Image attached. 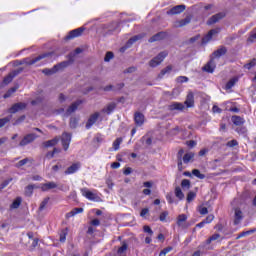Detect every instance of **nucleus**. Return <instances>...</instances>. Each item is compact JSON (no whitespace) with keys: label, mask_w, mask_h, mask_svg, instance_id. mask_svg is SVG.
Masks as SVG:
<instances>
[{"label":"nucleus","mask_w":256,"mask_h":256,"mask_svg":"<svg viewBox=\"0 0 256 256\" xmlns=\"http://www.w3.org/2000/svg\"><path fill=\"white\" fill-rule=\"evenodd\" d=\"M83 31H85V28L83 27L71 30L66 36V40L69 41L71 39H75V37H81V35H83Z\"/></svg>","instance_id":"39448f33"},{"label":"nucleus","mask_w":256,"mask_h":256,"mask_svg":"<svg viewBox=\"0 0 256 256\" xmlns=\"http://www.w3.org/2000/svg\"><path fill=\"white\" fill-rule=\"evenodd\" d=\"M134 121H135L137 127H141L143 125V123H145V115H143V113H141V112H136L134 114Z\"/></svg>","instance_id":"ddd939ff"},{"label":"nucleus","mask_w":256,"mask_h":256,"mask_svg":"<svg viewBox=\"0 0 256 256\" xmlns=\"http://www.w3.org/2000/svg\"><path fill=\"white\" fill-rule=\"evenodd\" d=\"M195 197H197V194L195 192H189L187 195L188 203H191V201H193V199H195Z\"/></svg>","instance_id":"8fccbe9b"},{"label":"nucleus","mask_w":256,"mask_h":256,"mask_svg":"<svg viewBox=\"0 0 256 256\" xmlns=\"http://www.w3.org/2000/svg\"><path fill=\"white\" fill-rule=\"evenodd\" d=\"M47 203H49V198H45V199L41 202V204H40V206H39V211H43V209H45V207H47Z\"/></svg>","instance_id":"09e8293b"},{"label":"nucleus","mask_w":256,"mask_h":256,"mask_svg":"<svg viewBox=\"0 0 256 256\" xmlns=\"http://www.w3.org/2000/svg\"><path fill=\"white\" fill-rule=\"evenodd\" d=\"M184 104L186 107H195V96L192 92L188 93Z\"/></svg>","instance_id":"a211bd4d"},{"label":"nucleus","mask_w":256,"mask_h":256,"mask_svg":"<svg viewBox=\"0 0 256 256\" xmlns=\"http://www.w3.org/2000/svg\"><path fill=\"white\" fill-rule=\"evenodd\" d=\"M42 73H44V75H55V73H57V70L55 69V66H53V68L51 69L49 68L43 69Z\"/></svg>","instance_id":"f704fd0d"},{"label":"nucleus","mask_w":256,"mask_h":256,"mask_svg":"<svg viewBox=\"0 0 256 256\" xmlns=\"http://www.w3.org/2000/svg\"><path fill=\"white\" fill-rule=\"evenodd\" d=\"M177 83H187L189 81V78L187 76H180L176 79Z\"/></svg>","instance_id":"3c124183"},{"label":"nucleus","mask_w":256,"mask_h":256,"mask_svg":"<svg viewBox=\"0 0 256 256\" xmlns=\"http://www.w3.org/2000/svg\"><path fill=\"white\" fill-rule=\"evenodd\" d=\"M212 111L213 113H221V108H219V106L214 105Z\"/></svg>","instance_id":"774afa93"},{"label":"nucleus","mask_w":256,"mask_h":256,"mask_svg":"<svg viewBox=\"0 0 256 256\" xmlns=\"http://www.w3.org/2000/svg\"><path fill=\"white\" fill-rule=\"evenodd\" d=\"M203 69L206 71V73H213L215 71V61L211 59L204 67Z\"/></svg>","instance_id":"5701e85b"},{"label":"nucleus","mask_w":256,"mask_h":256,"mask_svg":"<svg viewBox=\"0 0 256 256\" xmlns=\"http://www.w3.org/2000/svg\"><path fill=\"white\" fill-rule=\"evenodd\" d=\"M27 108V104L25 102H18L9 109V113H19V111H23V109Z\"/></svg>","instance_id":"0eeeda50"},{"label":"nucleus","mask_w":256,"mask_h":256,"mask_svg":"<svg viewBox=\"0 0 256 256\" xmlns=\"http://www.w3.org/2000/svg\"><path fill=\"white\" fill-rule=\"evenodd\" d=\"M116 107H117V104L115 102H111L105 108L102 109V113H106L107 115H111V113H113V111H115Z\"/></svg>","instance_id":"412c9836"},{"label":"nucleus","mask_w":256,"mask_h":256,"mask_svg":"<svg viewBox=\"0 0 256 256\" xmlns=\"http://www.w3.org/2000/svg\"><path fill=\"white\" fill-rule=\"evenodd\" d=\"M79 213H83V208H74L66 214V217L69 219L71 217H75V215H79Z\"/></svg>","instance_id":"bb28decb"},{"label":"nucleus","mask_w":256,"mask_h":256,"mask_svg":"<svg viewBox=\"0 0 256 256\" xmlns=\"http://www.w3.org/2000/svg\"><path fill=\"white\" fill-rule=\"evenodd\" d=\"M231 121L234 125H237V126L245 124V118L237 115L232 116Z\"/></svg>","instance_id":"b1692460"},{"label":"nucleus","mask_w":256,"mask_h":256,"mask_svg":"<svg viewBox=\"0 0 256 256\" xmlns=\"http://www.w3.org/2000/svg\"><path fill=\"white\" fill-rule=\"evenodd\" d=\"M168 55L169 53L167 51L160 52L155 58L150 60L149 65L151 67H157L161 65V63H163V61L165 60V57H167Z\"/></svg>","instance_id":"f03ea898"},{"label":"nucleus","mask_w":256,"mask_h":256,"mask_svg":"<svg viewBox=\"0 0 256 256\" xmlns=\"http://www.w3.org/2000/svg\"><path fill=\"white\" fill-rule=\"evenodd\" d=\"M169 216V212H167V211H164V212H162L161 214H160V217H159V220L160 221H166V219H167V217Z\"/></svg>","instance_id":"603ef678"},{"label":"nucleus","mask_w":256,"mask_h":256,"mask_svg":"<svg viewBox=\"0 0 256 256\" xmlns=\"http://www.w3.org/2000/svg\"><path fill=\"white\" fill-rule=\"evenodd\" d=\"M217 33H219V29H212L210 30L205 37L202 39V44L206 45V43H209V41H211V39H213V35H217Z\"/></svg>","instance_id":"f8f14e48"},{"label":"nucleus","mask_w":256,"mask_h":256,"mask_svg":"<svg viewBox=\"0 0 256 256\" xmlns=\"http://www.w3.org/2000/svg\"><path fill=\"white\" fill-rule=\"evenodd\" d=\"M256 65V60L253 59L250 63L246 64L244 67L245 69H251L252 67H255Z\"/></svg>","instance_id":"13d9d810"},{"label":"nucleus","mask_w":256,"mask_h":256,"mask_svg":"<svg viewBox=\"0 0 256 256\" xmlns=\"http://www.w3.org/2000/svg\"><path fill=\"white\" fill-rule=\"evenodd\" d=\"M213 219H215V216L213 214H210L206 217V219L204 220V222L207 224L212 223Z\"/></svg>","instance_id":"864d4df0"},{"label":"nucleus","mask_w":256,"mask_h":256,"mask_svg":"<svg viewBox=\"0 0 256 256\" xmlns=\"http://www.w3.org/2000/svg\"><path fill=\"white\" fill-rule=\"evenodd\" d=\"M68 66H69V62L64 61L54 65V69H56V72H57V71H61V69H65V67H68Z\"/></svg>","instance_id":"2f4dec72"},{"label":"nucleus","mask_w":256,"mask_h":256,"mask_svg":"<svg viewBox=\"0 0 256 256\" xmlns=\"http://www.w3.org/2000/svg\"><path fill=\"white\" fill-rule=\"evenodd\" d=\"M59 143V138H53L52 140H48L43 143L44 147L49 148V147H55Z\"/></svg>","instance_id":"c85d7f7f"},{"label":"nucleus","mask_w":256,"mask_h":256,"mask_svg":"<svg viewBox=\"0 0 256 256\" xmlns=\"http://www.w3.org/2000/svg\"><path fill=\"white\" fill-rule=\"evenodd\" d=\"M12 117H13V116H7V117H5V118H1V119H0V129H1L2 127H5V125H7V123H9V121H11Z\"/></svg>","instance_id":"c9c22d12"},{"label":"nucleus","mask_w":256,"mask_h":256,"mask_svg":"<svg viewBox=\"0 0 256 256\" xmlns=\"http://www.w3.org/2000/svg\"><path fill=\"white\" fill-rule=\"evenodd\" d=\"M143 231H144V233H149L150 236L153 235V230L151 229V227H149V226H147V225H145V226L143 227Z\"/></svg>","instance_id":"6e6d98bb"},{"label":"nucleus","mask_w":256,"mask_h":256,"mask_svg":"<svg viewBox=\"0 0 256 256\" xmlns=\"http://www.w3.org/2000/svg\"><path fill=\"white\" fill-rule=\"evenodd\" d=\"M33 189H35V185H28L25 189V193L28 196L33 195Z\"/></svg>","instance_id":"c03bdc74"},{"label":"nucleus","mask_w":256,"mask_h":256,"mask_svg":"<svg viewBox=\"0 0 256 256\" xmlns=\"http://www.w3.org/2000/svg\"><path fill=\"white\" fill-rule=\"evenodd\" d=\"M22 71L23 69L12 71L9 75H7L4 78L3 80L4 85H9V83H11V81H13V79H15V77H17V75H19V73H21Z\"/></svg>","instance_id":"1a4fd4ad"},{"label":"nucleus","mask_w":256,"mask_h":256,"mask_svg":"<svg viewBox=\"0 0 256 256\" xmlns=\"http://www.w3.org/2000/svg\"><path fill=\"white\" fill-rule=\"evenodd\" d=\"M21 197H17L10 206V209H19L21 207Z\"/></svg>","instance_id":"7c9ffc66"},{"label":"nucleus","mask_w":256,"mask_h":256,"mask_svg":"<svg viewBox=\"0 0 256 256\" xmlns=\"http://www.w3.org/2000/svg\"><path fill=\"white\" fill-rule=\"evenodd\" d=\"M187 222V215L185 214H180L177 217V225L178 227H181V229H187L186 223Z\"/></svg>","instance_id":"dca6fc26"},{"label":"nucleus","mask_w":256,"mask_h":256,"mask_svg":"<svg viewBox=\"0 0 256 256\" xmlns=\"http://www.w3.org/2000/svg\"><path fill=\"white\" fill-rule=\"evenodd\" d=\"M161 39H165V32H159L156 35L152 36L149 39V43H155V41H161Z\"/></svg>","instance_id":"393cba45"},{"label":"nucleus","mask_w":256,"mask_h":256,"mask_svg":"<svg viewBox=\"0 0 256 256\" xmlns=\"http://www.w3.org/2000/svg\"><path fill=\"white\" fill-rule=\"evenodd\" d=\"M191 23V17L187 16L186 18L182 20H178L175 22V27H185L186 25H189Z\"/></svg>","instance_id":"4be33fe9"},{"label":"nucleus","mask_w":256,"mask_h":256,"mask_svg":"<svg viewBox=\"0 0 256 256\" xmlns=\"http://www.w3.org/2000/svg\"><path fill=\"white\" fill-rule=\"evenodd\" d=\"M147 213H149V208H144L141 210L140 216L145 217V215H147Z\"/></svg>","instance_id":"338daca9"},{"label":"nucleus","mask_w":256,"mask_h":256,"mask_svg":"<svg viewBox=\"0 0 256 256\" xmlns=\"http://www.w3.org/2000/svg\"><path fill=\"white\" fill-rule=\"evenodd\" d=\"M143 187H146L147 189H151V187H153V182L146 181L143 183Z\"/></svg>","instance_id":"0e129e2a"},{"label":"nucleus","mask_w":256,"mask_h":256,"mask_svg":"<svg viewBox=\"0 0 256 256\" xmlns=\"http://www.w3.org/2000/svg\"><path fill=\"white\" fill-rule=\"evenodd\" d=\"M193 157H195V154H193L192 152L186 153L183 157V163H189V161H191Z\"/></svg>","instance_id":"e433bc0d"},{"label":"nucleus","mask_w":256,"mask_h":256,"mask_svg":"<svg viewBox=\"0 0 256 256\" xmlns=\"http://www.w3.org/2000/svg\"><path fill=\"white\" fill-rule=\"evenodd\" d=\"M35 139H37V136L35 133L27 134L20 141L19 145H20V147H25L26 145H29V143H33V141H35Z\"/></svg>","instance_id":"20e7f679"},{"label":"nucleus","mask_w":256,"mask_h":256,"mask_svg":"<svg viewBox=\"0 0 256 256\" xmlns=\"http://www.w3.org/2000/svg\"><path fill=\"white\" fill-rule=\"evenodd\" d=\"M256 41V32H252L250 37L248 38L249 43H255Z\"/></svg>","instance_id":"5fc2aeb1"},{"label":"nucleus","mask_w":256,"mask_h":256,"mask_svg":"<svg viewBox=\"0 0 256 256\" xmlns=\"http://www.w3.org/2000/svg\"><path fill=\"white\" fill-rule=\"evenodd\" d=\"M124 251H127V244H123L119 249H118V253L121 254Z\"/></svg>","instance_id":"69168bd1"},{"label":"nucleus","mask_w":256,"mask_h":256,"mask_svg":"<svg viewBox=\"0 0 256 256\" xmlns=\"http://www.w3.org/2000/svg\"><path fill=\"white\" fill-rule=\"evenodd\" d=\"M106 185L108 186L109 189H113V179H111V177H108L106 179Z\"/></svg>","instance_id":"052dcab7"},{"label":"nucleus","mask_w":256,"mask_h":256,"mask_svg":"<svg viewBox=\"0 0 256 256\" xmlns=\"http://www.w3.org/2000/svg\"><path fill=\"white\" fill-rule=\"evenodd\" d=\"M225 15L223 13H218L213 15L208 21L207 25H214V23H217L218 21H221Z\"/></svg>","instance_id":"f3484780"},{"label":"nucleus","mask_w":256,"mask_h":256,"mask_svg":"<svg viewBox=\"0 0 256 256\" xmlns=\"http://www.w3.org/2000/svg\"><path fill=\"white\" fill-rule=\"evenodd\" d=\"M66 239H67V230H62V232L60 233V242L65 243Z\"/></svg>","instance_id":"49530a36"},{"label":"nucleus","mask_w":256,"mask_h":256,"mask_svg":"<svg viewBox=\"0 0 256 256\" xmlns=\"http://www.w3.org/2000/svg\"><path fill=\"white\" fill-rule=\"evenodd\" d=\"M62 146L64 147V151H67L69 149V145L71 144V134L64 132L62 134Z\"/></svg>","instance_id":"6e6552de"},{"label":"nucleus","mask_w":256,"mask_h":256,"mask_svg":"<svg viewBox=\"0 0 256 256\" xmlns=\"http://www.w3.org/2000/svg\"><path fill=\"white\" fill-rule=\"evenodd\" d=\"M199 213L200 215H207V213H209V210L207 209V207H200Z\"/></svg>","instance_id":"680f3d73"},{"label":"nucleus","mask_w":256,"mask_h":256,"mask_svg":"<svg viewBox=\"0 0 256 256\" xmlns=\"http://www.w3.org/2000/svg\"><path fill=\"white\" fill-rule=\"evenodd\" d=\"M113 59V52H107L104 61L109 62Z\"/></svg>","instance_id":"bf43d9fd"},{"label":"nucleus","mask_w":256,"mask_h":256,"mask_svg":"<svg viewBox=\"0 0 256 256\" xmlns=\"http://www.w3.org/2000/svg\"><path fill=\"white\" fill-rule=\"evenodd\" d=\"M11 181H13V178H9V179L5 180L4 182H2L0 184V191H2V189H5V187H7V185H9V183H11Z\"/></svg>","instance_id":"de8ad7c7"},{"label":"nucleus","mask_w":256,"mask_h":256,"mask_svg":"<svg viewBox=\"0 0 256 256\" xmlns=\"http://www.w3.org/2000/svg\"><path fill=\"white\" fill-rule=\"evenodd\" d=\"M172 70H173V66L169 65L166 68L161 70L158 77H160V79H161L164 75H167V73H171Z\"/></svg>","instance_id":"72a5a7b5"},{"label":"nucleus","mask_w":256,"mask_h":256,"mask_svg":"<svg viewBox=\"0 0 256 256\" xmlns=\"http://www.w3.org/2000/svg\"><path fill=\"white\" fill-rule=\"evenodd\" d=\"M237 145H239L237 140H231L227 142V147H237Z\"/></svg>","instance_id":"4d7b16f0"},{"label":"nucleus","mask_w":256,"mask_h":256,"mask_svg":"<svg viewBox=\"0 0 256 256\" xmlns=\"http://www.w3.org/2000/svg\"><path fill=\"white\" fill-rule=\"evenodd\" d=\"M192 175H194L198 179H205V174H201V171H199V169L192 170Z\"/></svg>","instance_id":"a19ab883"},{"label":"nucleus","mask_w":256,"mask_h":256,"mask_svg":"<svg viewBox=\"0 0 256 256\" xmlns=\"http://www.w3.org/2000/svg\"><path fill=\"white\" fill-rule=\"evenodd\" d=\"M51 53H44L36 58H24L22 61L18 62V65H35V63H39L41 59H45L46 57H50Z\"/></svg>","instance_id":"f257e3e1"},{"label":"nucleus","mask_w":256,"mask_h":256,"mask_svg":"<svg viewBox=\"0 0 256 256\" xmlns=\"http://www.w3.org/2000/svg\"><path fill=\"white\" fill-rule=\"evenodd\" d=\"M235 83H237V78H232V79H230V80L227 82L225 88H226L227 90H229V89L235 87Z\"/></svg>","instance_id":"58836bf2"},{"label":"nucleus","mask_w":256,"mask_h":256,"mask_svg":"<svg viewBox=\"0 0 256 256\" xmlns=\"http://www.w3.org/2000/svg\"><path fill=\"white\" fill-rule=\"evenodd\" d=\"M242 205L240 206H235L233 208L234 211V225H239V223H241V221H243V217H245V215L243 214V208H241Z\"/></svg>","instance_id":"7ed1b4c3"},{"label":"nucleus","mask_w":256,"mask_h":256,"mask_svg":"<svg viewBox=\"0 0 256 256\" xmlns=\"http://www.w3.org/2000/svg\"><path fill=\"white\" fill-rule=\"evenodd\" d=\"M80 191H81L83 197H86V199H89V201H95V199H96L95 193L91 192L87 188H82Z\"/></svg>","instance_id":"2eb2a0df"},{"label":"nucleus","mask_w":256,"mask_h":256,"mask_svg":"<svg viewBox=\"0 0 256 256\" xmlns=\"http://www.w3.org/2000/svg\"><path fill=\"white\" fill-rule=\"evenodd\" d=\"M135 71H137V67L132 66L124 70V73H135Z\"/></svg>","instance_id":"e2e57ef3"},{"label":"nucleus","mask_w":256,"mask_h":256,"mask_svg":"<svg viewBox=\"0 0 256 256\" xmlns=\"http://www.w3.org/2000/svg\"><path fill=\"white\" fill-rule=\"evenodd\" d=\"M78 124H79V118H75V117L70 118L71 129H76Z\"/></svg>","instance_id":"ea45409f"},{"label":"nucleus","mask_w":256,"mask_h":256,"mask_svg":"<svg viewBox=\"0 0 256 256\" xmlns=\"http://www.w3.org/2000/svg\"><path fill=\"white\" fill-rule=\"evenodd\" d=\"M123 143V138L119 137L113 142L114 151H119L120 145Z\"/></svg>","instance_id":"473e14b6"},{"label":"nucleus","mask_w":256,"mask_h":256,"mask_svg":"<svg viewBox=\"0 0 256 256\" xmlns=\"http://www.w3.org/2000/svg\"><path fill=\"white\" fill-rule=\"evenodd\" d=\"M185 9H186L185 5H177V6H174L172 9L168 10L167 15H179V13H183Z\"/></svg>","instance_id":"9b49d317"},{"label":"nucleus","mask_w":256,"mask_h":256,"mask_svg":"<svg viewBox=\"0 0 256 256\" xmlns=\"http://www.w3.org/2000/svg\"><path fill=\"white\" fill-rule=\"evenodd\" d=\"M182 189H191V181L188 179H183L181 182Z\"/></svg>","instance_id":"4c0bfd02"},{"label":"nucleus","mask_w":256,"mask_h":256,"mask_svg":"<svg viewBox=\"0 0 256 256\" xmlns=\"http://www.w3.org/2000/svg\"><path fill=\"white\" fill-rule=\"evenodd\" d=\"M27 163H29V158L20 160L18 163L15 164V167L19 169L20 167H23V165H27Z\"/></svg>","instance_id":"79ce46f5"},{"label":"nucleus","mask_w":256,"mask_h":256,"mask_svg":"<svg viewBox=\"0 0 256 256\" xmlns=\"http://www.w3.org/2000/svg\"><path fill=\"white\" fill-rule=\"evenodd\" d=\"M81 103H83V101L81 100H77L76 102L72 103L66 111L67 115H71V113H75V111H77Z\"/></svg>","instance_id":"aec40b11"},{"label":"nucleus","mask_w":256,"mask_h":256,"mask_svg":"<svg viewBox=\"0 0 256 256\" xmlns=\"http://www.w3.org/2000/svg\"><path fill=\"white\" fill-rule=\"evenodd\" d=\"M79 169H81V162H76L65 170V175H73V173H77Z\"/></svg>","instance_id":"9d476101"},{"label":"nucleus","mask_w":256,"mask_h":256,"mask_svg":"<svg viewBox=\"0 0 256 256\" xmlns=\"http://www.w3.org/2000/svg\"><path fill=\"white\" fill-rule=\"evenodd\" d=\"M175 197L179 199L180 201H183L185 199V194L183 193V190H181V187L177 186L174 190Z\"/></svg>","instance_id":"cd10ccee"},{"label":"nucleus","mask_w":256,"mask_h":256,"mask_svg":"<svg viewBox=\"0 0 256 256\" xmlns=\"http://www.w3.org/2000/svg\"><path fill=\"white\" fill-rule=\"evenodd\" d=\"M221 237V235H219L218 233L213 234L208 240H206V243L209 245L212 241H217V239H219Z\"/></svg>","instance_id":"37998d69"},{"label":"nucleus","mask_w":256,"mask_h":256,"mask_svg":"<svg viewBox=\"0 0 256 256\" xmlns=\"http://www.w3.org/2000/svg\"><path fill=\"white\" fill-rule=\"evenodd\" d=\"M40 189L42 191H51V189H57V183L47 182V183L41 184Z\"/></svg>","instance_id":"6ab92c4d"},{"label":"nucleus","mask_w":256,"mask_h":256,"mask_svg":"<svg viewBox=\"0 0 256 256\" xmlns=\"http://www.w3.org/2000/svg\"><path fill=\"white\" fill-rule=\"evenodd\" d=\"M171 251H173V247L168 246L160 252L159 256H165L167 253H171Z\"/></svg>","instance_id":"a18cd8bd"},{"label":"nucleus","mask_w":256,"mask_h":256,"mask_svg":"<svg viewBox=\"0 0 256 256\" xmlns=\"http://www.w3.org/2000/svg\"><path fill=\"white\" fill-rule=\"evenodd\" d=\"M99 117H101V113H99V112H95L92 115H90V117L86 123V129H91V127H93V125H95V123H97V119H99Z\"/></svg>","instance_id":"423d86ee"},{"label":"nucleus","mask_w":256,"mask_h":256,"mask_svg":"<svg viewBox=\"0 0 256 256\" xmlns=\"http://www.w3.org/2000/svg\"><path fill=\"white\" fill-rule=\"evenodd\" d=\"M143 39V34H139V35H136L132 38H130L128 40V42L126 43V47H131V45H133V43H137V41Z\"/></svg>","instance_id":"a878e982"},{"label":"nucleus","mask_w":256,"mask_h":256,"mask_svg":"<svg viewBox=\"0 0 256 256\" xmlns=\"http://www.w3.org/2000/svg\"><path fill=\"white\" fill-rule=\"evenodd\" d=\"M227 53V48L221 47L218 50L213 52V57H223Z\"/></svg>","instance_id":"c756f323"},{"label":"nucleus","mask_w":256,"mask_h":256,"mask_svg":"<svg viewBox=\"0 0 256 256\" xmlns=\"http://www.w3.org/2000/svg\"><path fill=\"white\" fill-rule=\"evenodd\" d=\"M169 111H183L185 109V105L181 102H173L168 106Z\"/></svg>","instance_id":"4468645a"}]
</instances>
